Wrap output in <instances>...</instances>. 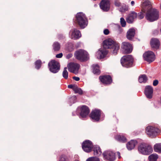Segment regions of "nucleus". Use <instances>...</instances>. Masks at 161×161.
<instances>
[{
  "instance_id": "1",
  "label": "nucleus",
  "mask_w": 161,
  "mask_h": 161,
  "mask_svg": "<svg viewBox=\"0 0 161 161\" xmlns=\"http://www.w3.org/2000/svg\"><path fill=\"white\" fill-rule=\"evenodd\" d=\"M103 45L104 48L109 49L110 52L114 55L117 54L120 48V44L111 38L104 40Z\"/></svg>"
},
{
  "instance_id": "2",
  "label": "nucleus",
  "mask_w": 161,
  "mask_h": 161,
  "mask_svg": "<svg viewBox=\"0 0 161 161\" xmlns=\"http://www.w3.org/2000/svg\"><path fill=\"white\" fill-rule=\"evenodd\" d=\"M75 22L82 29L85 28L87 26L88 24L87 18L85 14L81 12H78L76 14L75 19Z\"/></svg>"
},
{
  "instance_id": "3",
  "label": "nucleus",
  "mask_w": 161,
  "mask_h": 161,
  "mask_svg": "<svg viewBox=\"0 0 161 161\" xmlns=\"http://www.w3.org/2000/svg\"><path fill=\"white\" fill-rule=\"evenodd\" d=\"M75 59L81 62H85L89 59L88 53L84 49H80L76 51L74 54Z\"/></svg>"
},
{
  "instance_id": "4",
  "label": "nucleus",
  "mask_w": 161,
  "mask_h": 161,
  "mask_svg": "<svg viewBox=\"0 0 161 161\" xmlns=\"http://www.w3.org/2000/svg\"><path fill=\"white\" fill-rule=\"evenodd\" d=\"M134 59L131 55L124 56L120 59V63L123 67L129 68L135 66L134 63Z\"/></svg>"
},
{
  "instance_id": "5",
  "label": "nucleus",
  "mask_w": 161,
  "mask_h": 161,
  "mask_svg": "<svg viewBox=\"0 0 161 161\" xmlns=\"http://www.w3.org/2000/svg\"><path fill=\"white\" fill-rule=\"evenodd\" d=\"M159 17V12L155 8H151L148 10L147 11L145 16L147 20L150 22L157 20Z\"/></svg>"
},
{
  "instance_id": "6",
  "label": "nucleus",
  "mask_w": 161,
  "mask_h": 161,
  "mask_svg": "<svg viewBox=\"0 0 161 161\" xmlns=\"http://www.w3.org/2000/svg\"><path fill=\"white\" fill-rule=\"evenodd\" d=\"M138 149L139 153L145 155H148L153 152L152 146L144 143L141 144L138 146Z\"/></svg>"
},
{
  "instance_id": "7",
  "label": "nucleus",
  "mask_w": 161,
  "mask_h": 161,
  "mask_svg": "<svg viewBox=\"0 0 161 161\" xmlns=\"http://www.w3.org/2000/svg\"><path fill=\"white\" fill-rule=\"evenodd\" d=\"M48 68L50 72L55 74L60 70V65L58 62L55 60H51L48 63Z\"/></svg>"
},
{
  "instance_id": "8",
  "label": "nucleus",
  "mask_w": 161,
  "mask_h": 161,
  "mask_svg": "<svg viewBox=\"0 0 161 161\" xmlns=\"http://www.w3.org/2000/svg\"><path fill=\"white\" fill-rule=\"evenodd\" d=\"M76 114L79 115L80 118L82 119L86 118L90 112L89 108L86 105H83L80 107H78L76 110Z\"/></svg>"
},
{
  "instance_id": "9",
  "label": "nucleus",
  "mask_w": 161,
  "mask_h": 161,
  "mask_svg": "<svg viewBox=\"0 0 161 161\" xmlns=\"http://www.w3.org/2000/svg\"><path fill=\"white\" fill-rule=\"evenodd\" d=\"M101 110L95 108L92 110L89 115L91 120L94 122H98L100 121L101 112Z\"/></svg>"
},
{
  "instance_id": "10",
  "label": "nucleus",
  "mask_w": 161,
  "mask_h": 161,
  "mask_svg": "<svg viewBox=\"0 0 161 161\" xmlns=\"http://www.w3.org/2000/svg\"><path fill=\"white\" fill-rule=\"evenodd\" d=\"M103 159L106 161H114L116 159L115 153L109 150L103 152Z\"/></svg>"
},
{
  "instance_id": "11",
  "label": "nucleus",
  "mask_w": 161,
  "mask_h": 161,
  "mask_svg": "<svg viewBox=\"0 0 161 161\" xmlns=\"http://www.w3.org/2000/svg\"><path fill=\"white\" fill-rule=\"evenodd\" d=\"M133 49L132 44L129 42H122L121 49L124 53H130L132 52Z\"/></svg>"
},
{
  "instance_id": "12",
  "label": "nucleus",
  "mask_w": 161,
  "mask_h": 161,
  "mask_svg": "<svg viewBox=\"0 0 161 161\" xmlns=\"http://www.w3.org/2000/svg\"><path fill=\"white\" fill-rule=\"evenodd\" d=\"M146 131L147 135L153 137L156 136L158 133L160 132V130L158 128L149 126L146 128Z\"/></svg>"
},
{
  "instance_id": "13",
  "label": "nucleus",
  "mask_w": 161,
  "mask_h": 161,
  "mask_svg": "<svg viewBox=\"0 0 161 161\" xmlns=\"http://www.w3.org/2000/svg\"><path fill=\"white\" fill-rule=\"evenodd\" d=\"M143 57L145 61L150 63L155 60V55L153 52L148 51L143 53Z\"/></svg>"
},
{
  "instance_id": "14",
  "label": "nucleus",
  "mask_w": 161,
  "mask_h": 161,
  "mask_svg": "<svg viewBox=\"0 0 161 161\" xmlns=\"http://www.w3.org/2000/svg\"><path fill=\"white\" fill-rule=\"evenodd\" d=\"M99 7L103 12H108L110 8L109 0H102L99 3Z\"/></svg>"
},
{
  "instance_id": "15",
  "label": "nucleus",
  "mask_w": 161,
  "mask_h": 161,
  "mask_svg": "<svg viewBox=\"0 0 161 161\" xmlns=\"http://www.w3.org/2000/svg\"><path fill=\"white\" fill-rule=\"evenodd\" d=\"M93 146L92 142L88 140L84 141L82 144V148L86 153H90L92 151Z\"/></svg>"
},
{
  "instance_id": "16",
  "label": "nucleus",
  "mask_w": 161,
  "mask_h": 161,
  "mask_svg": "<svg viewBox=\"0 0 161 161\" xmlns=\"http://www.w3.org/2000/svg\"><path fill=\"white\" fill-rule=\"evenodd\" d=\"M100 81L104 85H109L112 82L111 76L109 75H100L99 78Z\"/></svg>"
},
{
  "instance_id": "17",
  "label": "nucleus",
  "mask_w": 161,
  "mask_h": 161,
  "mask_svg": "<svg viewBox=\"0 0 161 161\" xmlns=\"http://www.w3.org/2000/svg\"><path fill=\"white\" fill-rule=\"evenodd\" d=\"M69 34L70 38L74 40H77L81 36L80 31L76 28L72 29L69 31Z\"/></svg>"
},
{
  "instance_id": "18",
  "label": "nucleus",
  "mask_w": 161,
  "mask_h": 161,
  "mask_svg": "<svg viewBox=\"0 0 161 161\" xmlns=\"http://www.w3.org/2000/svg\"><path fill=\"white\" fill-rule=\"evenodd\" d=\"M67 66L69 71L75 74V72L77 73L80 65L74 62H71L68 64Z\"/></svg>"
},
{
  "instance_id": "19",
  "label": "nucleus",
  "mask_w": 161,
  "mask_h": 161,
  "mask_svg": "<svg viewBox=\"0 0 161 161\" xmlns=\"http://www.w3.org/2000/svg\"><path fill=\"white\" fill-rule=\"evenodd\" d=\"M150 44L151 48L154 50L159 49L160 46V42L157 38H153L150 41Z\"/></svg>"
},
{
  "instance_id": "20",
  "label": "nucleus",
  "mask_w": 161,
  "mask_h": 161,
  "mask_svg": "<svg viewBox=\"0 0 161 161\" xmlns=\"http://www.w3.org/2000/svg\"><path fill=\"white\" fill-rule=\"evenodd\" d=\"M153 89L152 86L147 85L145 87L144 93L147 98L150 99L153 97Z\"/></svg>"
},
{
  "instance_id": "21",
  "label": "nucleus",
  "mask_w": 161,
  "mask_h": 161,
  "mask_svg": "<svg viewBox=\"0 0 161 161\" xmlns=\"http://www.w3.org/2000/svg\"><path fill=\"white\" fill-rule=\"evenodd\" d=\"M136 35V30L134 28L129 29L126 32V37L127 39L130 41H134Z\"/></svg>"
},
{
  "instance_id": "22",
  "label": "nucleus",
  "mask_w": 161,
  "mask_h": 161,
  "mask_svg": "<svg viewBox=\"0 0 161 161\" xmlns=\"http://www.w3.org/2000/svg\"><path fill=\"white\" fill-rule=\"evenodd\" d=\"M137 17V13L134 11L131 12L128 15L126 19L127 22L129 24L133 23L134 19Z\"/></svg>"
},
{
  "instance_id": "23",
  "label": "nucleus",
  "mask_w": 161,
  "mask_h": 161,
  "mask_svg": "<svg viewBox=\"0 0 161 161\" xmlns=\"http://www.w3.org/2000/svg\"><path fill=\"white\" fill-rule=\"evenodd\" d=\"M92 151H93L94 155L96 157L99 156L102 153V152L100 147L97 145H93Z\"/></svg>"
},
{
  "instance_id": "24",
  "label": "nucleus",
  "mask_w": 161,
  "mask_h": 161,
  "mask_svg": "<svg viewBox=\"0 0 161 161\" xmlns=\"http://www.w3.org/2000/svg\"><path fill=\"white\" fill-rule=\"evenodd\" d=\"M137 143V141L136 140H131L126 144V147L127 149L129 150L133 149Z\"/></svg>"
},
{
  "instance_id": "25",
  "label": "nucleus",
  "mask_w": 161,
  "mask_h": 161,
  "mask_svg": "<svg viewBox=\"0 0 161 161\" xmlns=\"http://www.w3.org/2000/svg\"><path fill=\"white\" fill-rule=\"evenodd\" d=\"M114 138L116 140L119 142L125 143L127 141L126 138L122 135H117L115 136Z\"/></svg>"
},
{
  "instance_id": "26",
  "label": "nucleus",
  "mask_w": 161,
  "mask_h": 161,
  "mask_svg": "<svg viewBox=\"0 0 161 161\" xmlns=\"http://www.w3.org/2000/svg\"><path fill=\"white\" fill-rule=\"evenodd\" d=\"M104 49H100L99 50V58L102 59L104 58L108 54V52Z\"/></svg>"
},
{
  "instance_id": "27",
  "label": "nucleus",
  "mask_w": 161,
  "mask_h": 161,
  "mask_svg": "<svg viewBox=\"0 0 161 161\" xmlns=\"http://www.w3.org/2000/svg\"><path fill=\"white\" fill-rule=\"evenodd\" d=\"M148 80V78L145 74L140 75L138 78V81L140 83H145L147 82Z\"/></svg>"
},
{
  "instance_id": "28",
  "label": "nucleus",
  "mask_w": 161,
  "mask_h": 161,
  "mask_svg": "<svg viewBox=\"0 0 161 161\" xmlns=\"http://www.w3.org/2000/svg\"><path fill=\"white\" fill-rule=\"evenodd\" d=\"M52 47L53 50L54 51H58L60 49V44L58 42H55L53 44Z\"/></svg>"
},
{
  "instance_id": "29",
  "label": "nucleus",
  "mask_w": 161,
  "mask_h": 161,
  "mask_svg": "<svg viewBox=\"0 0 161 161\" xmlns=\"http://www.w3.org/2000/svg\"><path fill=\"white\" fill-rule=\"evenodd\" d=\"M92 72L94 74L97 75H99L100 74L101 71L99 69L98 64L93 66Z\"/></svg>"
},
{
  "instance_id": "30",
  "label": "nucleus",
  "mask_w": 161,
  "mask_h": 161,
  "mask_svg": "<svg viewBox=\"0 0 161 161\" xmlns=\"http://www.w3.org/2000/svg\"><path fill=\"white\" fill-rule=\"evenodd\" d=\"M158 158V155L156 153H153L150 155L148 157L149 161H157Z\"/></svg>"
},
{
  "instance_id": "31",
  "label": "nucleus",
  "mask_w": 161,
  "mask_h": 161,
  "mask_svg": "<svg viewBox=\"0 0 161 161\" xmlns=\"http://www.w3.org/2000/svg\"><path fill=\"white\" fill-rule=\"evenodd\" d=\"M153 149L154 152L161 153V143H156L154 146Z\"/></svg>"
},
{
  "instance_id": "32",
  "label": "nucleus",
  "mask_w": 161,
  "mask_h": 161,
  "mask_svg": "<svg viewBox=\"0 0 161 161\" xmlns=\"http://www.w3.org/2000/svg\"><path fill=\"white\" fill-rule=\"evenodd\" d=\"M70 157L65 154L60 155L59 158V161H70Z\"/></svg>"
},
{
  "instance_id": "33",
  "label": "nucleus",
  "mask_w": 161,
  "mask_h": 161,
  "mask_svg": "<svg viewBox=\"0 0 161 161\" xmlns=\"http://www.w3.org/2000/svg\"><path fill=\"white\" fill-rule=\"evenodd\" d=\"M42 64V62L40 59H39L36 60L34 63L35 69L37 70L39 69L41 67Z\"/></svg>"
},
{
  "instance_id": "34",
  "label": "nucleus",
  "mask_w": 161,
  "mask_h": 161,
  "mask_svg": "<svg viewBox=\"0 0 161 161\" xmlns=\"http://www.w3.org/2000/svg\"><path fill=\"white\" fill-rule=\"evenodd\" d=\"M67 45V49L69 52H71L74 50L75 47L73 43L71 42H68Z\"/></svg>"
},
{
  "instance_id": "35",
  "label": "nucleus",
  "mask_w": 161,
  "mask_h": 161,
  "mask_svg": "<svg viewBox=\"0 0 161 161\" xmlns=\"http://www.w3.org/2000/svg\"><path fill=\"white\" fill-rule=\"evenodd\" d=\"M151 3L148 0H146L142 4V6L143 9H146V7H150Z\"/></svg>"
},
{
  "instance_id": "36",
  "label": "nucleus",
  "mask_w": 161,
  "mask_h": 161,
  "mask_svg": "<svg viewBox=\"0 0 161 161\" xmlns=\"http://www.w3.org/2000/svg\"><path fill=\"white\" fill-rule=\"evenodd\" d=\"M73 91H74L75 93H78L80 95H82L83 93V91L80 88H78L77 86L73 88Z\"/></svg>"
},
{
  "instance_id": "37",
  "label": "nucleus",
  "mask_w": 161,
  "mask_h": 161,
  "mask_svg": "<svg viewBox=\"0 0 161 161\" xmlns=\"http://www.w3.org/2000/svg\"><path fill=\"white\" fill-rule=\"evenodd\" d=\"M67 67L64 68L63 72L62 75L65 79H67L68 77V73L67 70Z\"/></svg>"
},
{
  "instance_id": "38",
  "label": "nucleus",
  "mask_w": 161,
  "mask_h": 161,
  "mask_svg": "<svg viewBox=\"0 0 161 161\" xmlns=\"http://www.w3.org/2000/svg\"><path fill=\"white\" fill-rule=\"evenodd\" d=\"M121 11L122 12H125L128 10V6L126 5H123L120 8Z\"/></svg>"
},
{
  "instance_id": "39",
  "label": "nucleus",
  "mask_w": 161,
  "mask_h": 161,
  "mask_svg": "<svg viewBox=\"0 0 161 161\" xmlns=\"http://www.w3.org/2000/svg\"><path fill=\"white\" fill-rule=\"evenodd\" d=\"M144 13L142 11L138 13L137 14V17L140 19H143L144 16Z\"/></svg>"
},
{
  "instance_id": "40",
  "label": "nucleus",
  "mask_w": 161,
  "mask_h": 161,
  "mask_svg": "<svg viewBox=\"0 0 161 161\" xmlns=\"http://www.w3.org/2000/svg\"><path fill=\"white\" fill-rule=\"evenodd\" d=\"M121 25L122 27H125L126 25V22L123 17H121L120 19Z\"/></svg>"
},
{
  "instance_id": "41",
  "label": "nucleus",
  "mask_w": 161,
  "mask_h": 161,
  "mask_svg": "<svg viewBox=\"0 0 161 161\" xmlns=\"http://www.w3.org/2000/svg\"><path fill=\"white\" fill-rule=\"evenodd\" d=\"M86 161H99V159L97 157H91L87 159Z\"/></svg>"
},
{
  "instance_id": "42",
  "label": "nucleus",
  "mask_w": 161,
  "mask_h": 161,
  "mask_svg": "<svg viewBox=\"0 0 161 161\" xmlns=\"http://www.w3.org/2000/svg\"><path fill=\"white\" fill-rule=\"evenodd\" d=\"M77 97L75 96H73L69 98V102L71 103H74L76 102Z\"/></svg>"
},
{
  "instance_id": "43",
  "label": "nucleus",
  "mask_w": 161,
  "mask_h": 161,
  "mask_svg": "<svg viewBox=\"0 0 161 161\" xmlns=\"http://www.w3.org/2000/svg\"><path fill=\"white\" fill-rule=\"evenodd\" d=\"M114 4L116 7H119L121 6V3L118 0H115Z\"/></svg>"
},
{
  "instance_id": "44",
  "label": "nucleus",
  "mask_w": 161,
  "mask_h": 161,
  "mask_svg": "<svg viewBox=\"0 0 161 161\" xmlns=\"http://www.w3.org/2000/svg\"><path fill=\"white\" fill-rule=\"evenodd\" d=\"M159 33V30L157 29L154 30L153 32V34L154 36L158 35Z\"/></svg>"
},
{
  "instance_id": "45",
  "label": "nucleus",
  "mask_w": 161,
  "mask_h": 161,
  "mask_svg": "<svg viewBox=\"0 0 161 161\" xmlns=\"http://www.w3.org/2000/svg\"><path fill=\"white\" fill-rule=\"evenodd\" d=\"M158 84V80H155L153 81V84L154 86H156Z\"/></svg>"
},
{
  "instance_id": "46",
  "label": "nucleus",
  "mask_w": 161,
  "mask_h": 161,
  "mask_svg": "<svg viewBox=\"0 0 161 161\" xmlns=\"http://www.w3.org/2000/svg\"><path fill=\"white\" fill-rule=\"evenodd\" d=\"M101 116H100V121H103L104 119V118H105V115L103 113H101Z\"/></svg>"
},
{
  "instance_id": "47",
  "label": "nucleus",
  "mask_w": 161,
  "mask_h": 161,
  "mask_svg": "<svg viewBox=\"0 0 161 161\" xmlns=\"http://www.w3.org/2000/svg\"><path fill=\"white\" fill-rule=\"evenodd\" d=\"M104 34L105 35H108L109 33V31L108 29H105L103 31Z\"/></svg>"
},
{
  "instance_id": "48",
  "label": "nucleus",
  "mask_w": 161,
  "mask_h": 161,
  "mask_svg": "<svg viewBox=\"0 0 161 161\" xmlns=\"http://www.w3.org/2000/svg\"><path fill=\"white\" fill-rule=\"evenodd\" d=\"M73 56V54L71 53H69L67 54L66 56V58L67 59H69Z\"/></svg>"
},
{
  "instance_id": "49",
  "label": "nucleus",
  "mask_w": 161,
  "mask_h": 161,
  "mask_svg": "<svg viewBox=\"0 0 161 161\" xmlns=\"http://www.w3.org/2000/svg\"><path fill=\"white\" fill-rule=\"evenodd\" d=\"M75 87V85L70 84L68 86V88H69L72 89L73 90V88Z\"/></svg>"
},
{
  "instance_id": "50",
  "label": "nucleus",
  "mask_w": 161,
  "mask_h": 161,
  "mask_svg": "<svg viewBox=\"0 0 161 161\" xmlns=\"http://www.w3.org/2000/svg\"><path fill=\"white\" fill-rule=\"evenodd\" d=\"M63 56V53H60L57 54L56 56V57L58 58H61Z\"/></svg>"
},
{
  "instance_id": "51",
  "label": "nucleus",
  "mask_w": 161,
  "mask_h": 161,
  "mask_svg": "<svg viewBox=\"0 0 161 161\" xmlns=\"http://www.w3.org/2000/svg\"><path fill=\"white\" fill-rule=\"evenodd\" d=\"M117 31L119 34H120L123 32V29L121 27L119 26Z\"/></svg>"
},
{
  "instance_id": "52",
  "label": "nucleus",
  "mask_w": 161,
  "mask_h": 161,
  "mask_svg": "<svg viewBox=\"0 0 161 161\" xmlns=\"http://www.w3.org/2000/svg\"><path fill=\"white\" fill-rule=\"evenodd\" d=\"M72 78L75 80L76 81H78L80 80V78L79 77L76 76H73Z\"/></svg>"
},
{
  "instance_id": "53",
  "label": "nucleus",
  "mask_w": 161,
  "mask_h": 161,
  "mask_svg": "<svg viewBox=\"0 0 161 161\" xmlns=\"http://www.w3.org/2000/svg\"><path fill=\"white\" fill-rule=\"evenodd\" d=\"M117 155H118V158L119 159H120L121 157L120 156V153L119 152H117Z\"/></svg>"
},
{
  "instance_id": "54",
  "label": "nucleus",
  "mask_w": 161,
  "mask_h": 161,
  "mask_svg": "<svg viewBox=\"0 0 161 161\" xmlns=\"http://www.w3.org/2000/svg\"><path fill=\"white\" fill-rule=\"evenodd\" d=\"M63 35L62 34H59L58 36V38L59 39H61L63 38Z\"/></svg>"
},
{
  "instance_id": "55",
  "label": "nucleus",
  "mask_w": 161,
  "mask_h": 161,
  "mask_svg": "<svg viewBox=\"0 0 161 161\" xmlns=\"http://www.w3.org/2000/svg\"><path fill=\"white\" fill-rule=\"evenodd\" d=\"M156 103H158L159 105H161V97L160 99V101H158Z\"/></svg>"
},
{
  "instance_id": "56",
  "label": "nucleus",
  "mask_w": 161,
  "mask_h": 161,
  "mask_svg": "<svg viewBox=\"0 0 161 161\" xmlns=\"http://www.w3.org/2000/svg\"><path fill=\"white\" fill-rule=\"evenodd\" d=\"M135 4V2L134 1H132L131 2V4L132 6H133Z\"/></svg>"
},
{
  "instance_id": "57",
  "label": "nucleus",
  "mask_w": 161,
  "mask_h": 161,
  "mask_svg": "<svg viewBox=\"0 0 161 161\" xmlns=\"http://www.w3.org/2000/svg\"><path fill=\"white\" fill-rule=\"evenodd\" d=\"M157 102L155 103H154V107L155 108H158V107L155 104H157V103H156ZM158 105H159L158 103Z\"/></svg>"
},
{
  "instance_id": "58",
  "label": "nucleus",
  "mask_w": 161,
  "mask_h": 161,
  "mask_svg": "<svg viewBox=\"0 0 161 161\" xmlns=\"http://www.w3.org/2000/svg\"><path fill=\"white\" fill-rule=\"evenodd\" d=\"M72 115L73 116H75V112H73L72 113Z\"/></svg>"
},
{
  "instance_id": "59",
  "label": "nucleus",
  "mask_w": 161,
  "mask_h": 161,
  "mask_svg": "<svg viewBox=\"0 0 161 161\" xmlns=\"http://www.w3.org/2000/svg\"><path fill=\"white\" fill-rule=\"evenodd\" d=\"M74 161H79V160H77V159H76Z\"/></svg>"
},
{
  "instance_id": "60",
  "label": "nucleus",
  "mask_w": 161,
  "mask_h": 161,
  "mask_svg": "<svg viewBox=\"0 0 161 161\" xmlns=\"http://www.w3.org/2000/svg\"><path fill=\"white\" fill-rule=\"evenodd\" d=\"M160 8L161 9V4H160Z\"/></svg>"
}]
</instances>
